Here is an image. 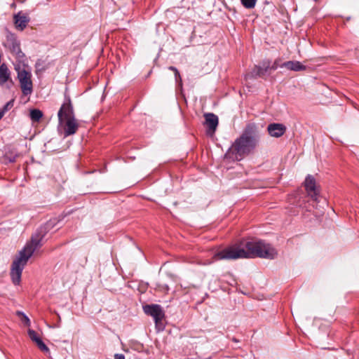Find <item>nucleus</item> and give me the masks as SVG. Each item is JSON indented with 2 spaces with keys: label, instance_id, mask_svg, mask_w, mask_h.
<instances>
[{
  "label": "nucleus",
  "instance_id": "f257e3e1",
  "mask_svg": "<svg viewBox=\"0 0 359 359\" xmlns=\"http://www.w3.org/2000/svg\"><path fill=\"white\" fill-rule=\"evenodd\" d=\"M277 254L271 245L263 241H243L215 253L213 258L215 260L255 257L273 259Z\"/></svg>",
  "mask_w": 359,
  "mask_h": 359
},
{
  "label": "nucleus",
  "instance_id": "f03ea898",
  "mask_svg": "<svg viewBox=\"0 0 359 359\" xmlns=\"http://www.w3.org/2000/svg\"><path fill=\"white\" fill-rule=\"evenodd\" d=\"M43 237L44 234L38 232L32 235L30 241L20 251L19 256L13 261L11 265V277L14 285L20 284L25 266L34 251L42 246L41 242Z\"/></svg>",
  "mask_w": 359,
  "mask_h": 359
},
{
  "label": "nucleus",
  "instance_id": "7ed1b4c3",
  "mask_svg": "<svg viewBox=\"0 0 359 359\" xmlns=\"http://www.w3.org/2000/svg\"><path fill=\"white\" fill-rule=\"evenodd\" d=\"M257 126L254 123H248L242 133L229 148L226 156L240 161L252 151L257 142Z\"/></svg>",
  "mask_w": 359,
  "mask_h": 359
},
{
  "label": "nucleus",
  "instance_id": "20e7f679",
  "mask_svg": "<svg viewBox=\"0 0 359 359\" xmlns=\"http://www.w3.org/2000/svg\"><path fill=\"white\" fill-rule=\"evenodd\" d=\"M18 73V79L19 80L22 93L24 95H29L33 92V84L32 81V74L25 68L20 66L15 67Z\"/></svg>",
  "mask_w": 359,
  "mask_h": 359
},
{
  "label": "nucleus",
  "instance_id": "39448f33",
  "mask_svg": "<svg viewBox=\"0 0 359 359\" xmlns=\"http://www.w3.org/2000/svg\"><path fill=\"white\" fill-rule=\"evenodd\" d=\"M58 121L62 124L65 120L74 118V111L69 96L65 95V101L57 112Z\"/></svg>",
  "mask_w": 359,
  "mask_h": 359
},
{
  "label": "nucleus",
  "instance_id": "423d86ee",
  "mask_svg": "<svg viewBox=\"0 0 359 359\" xmlns=\"http://www.w3.org/2000/svg\"><path fill=\"white\" fill-rule=\"evenodd\" d=\"M144 312L153 317L156 327L161 325V321L165 317L164 311L159 304H147L143 306Z\"/></svg>",
  "mask_w": 359,
  "mask_h": 359
},
{
  "label": "nucleus",
  "instance_id": "0eeeda50",
  "mask_svg": "<svg viewBox=\"0 0 359 359\" xmlns=\"http://www.w3.org/2000/svg\"><path fill=\"white\" fill-rule=\"evenodd\" d=\"M304 187L306 192L311 196L313 201L318 202L319 197V191L316 187V182L315 178L309 175L304 181Z\"/></svg>",
  "mask_w": 359,
  "mask_h": 359
},
{
  "label": "nucleus",
  "instance_id": "6e6552de",
  "mask_svg": "<svg viewBox=\"0 0 359 359\" xmlns=\"http://www.w3.org/2000/svg\"><path fill=\"white\" fill-rule=\"evenodd\" d=\"M205 120V125L207 126V134L212 135L219 123V119L217 115L213 113H207L204 115Z\"/></svg>",
  "mask_w": 359,
  "mask_h": 359
},
{
  "label": "nucleus",
  "instance_id": "1a4fd4ad",
  "mask_svg": "<svg viewBox=\"0 0 359 359\" xmlns=\"http://www.w3.org/2000/svg\"><path fill=\"white\" fill-rule=\"evenodd\" d=\"M60 125L64 126L65 137L75 134L79 128V123L75 117L65 120Z\"/></svg>",
  "mask_w": 359,
  "mask_h": 359
},
{
  "label": "nucleus",
  "instance_id": "9d476101",
  "mask_svg": "<svg viewBox=\"0 0 359 359\" xmlns=\"http://www.w3.org/2000/svg\"><path fill=\"white\" fill-rule=\"evenodd\" d=\"M286 127L282 123H273L267 126L269 134L273 137H280L286 132Z\"/></svg>",
  "mask_w": 359,
  "mask_h": 359
},
{
  "label": "nucleus",
  "instance_id": "9b49d317",
  "mask_svg": "<svg viewBox=\"0 0 359 359\" xmlns=\"http://www.w3.org/2000/svg\"><path fill=\"white\" fill-rule=\"evenodd\" d=\"M269 69H270V60H264L260 63V65L255 66V67L252 72V74L253 76H255V77H257V76L262 77L266 74V72L269 70Z\"/></svg>",
  "mask_w": 359,
  "mask_h": 359
},
{
  "label": "nucleus",
  "instance_id": "f8f14e48",
  "mask_svg": "<svg viewBox=\"0 0 359 359\" xmlns=\"http://www.w3.org/2000/svg\"><path fill=\"white\" fill-rule=\"evenodd\" d=\"M8 81L13 83L11 72L7 65L3 63L0 65V86H2Z\"/></svg>",
  "mask_w": 359,
  "mask_h": 359
},
{
  "label": "nucleus",
  "instance_id": "ddd939ff",
  "mask_svg": "<svg viewBox=\"0 0 359 359\" xmlns=\"http://www.w3.org/2000/svg\"><path fill=\"white\" fill-rule=\"evenodd\" d=\"M280 67H285L289 70L294 71V72H299V71H304L306 69V66L302 65L299 61H287L282 65H280Z\"/></svg>",
  "mask_w": 359,
  "mask_h": 359
},
{
  "label": "nucleus",
  "instance_id": "4468645a",
  "mask_svg": "<svg viewBox=\"0 0 359 359\" xmlns=\"http://www.w3.org/2000/svg\"><path fill=\"white\" fill-rule=\"evenodd\" d=\"M8 47L11 52L18 58L20 59L24 57V53L20 48V43L15 39L8 41Z\"/></svg>",
  "mask_w": 359,
  "mask_h": 359
},
{
  "label": "nucleus",
  "instance_id": "2eb2a0df",
  "mask_svg": "<svg viewBox=\"0 0 359 359\" xmlns=\"http://www.w3.org/2000/svg\"><path fill=\"white\" fill-rule=\"evenodd\" d=\"M29 19L26 15H21L20 13H18L14 15V22L15 27L22 31L27 25Z\"/></svg>",
  "mask_w": 359,
  "mask_h": 359
},
{
  "label": "nucleus",
  "instance_id": "dca6fc26",
  "mask_svg": "<svg viewBox=\"0 0 359 359\" xmlns=\"http://www.w3.org/2000/svg\"><path fill=\"white\" fill-rule=\"evenodd\" d=\"M29 116L33 122H39L43 116V113L39 109H34L30 111Z\"/></svg>",
  "mask_w": 359,
  "mask_h": 359
},
{
  "label": "nucleus",
  "instance_id": "f3484780",
  "mask_svg": "<svg viewBox=\"0 0 359 359\" xmlns=\"http://www.w3.org/2000/svg\"><path fill=\"white\" fill-rule=\"evenodd\" d=\"M36 344L42 352L46 354H50V350L48 347L44 344L41 339L39 341H37Z\"/></svg>",
  "mask_w": 359,
  "mask_h": 359
},
{
  "label": "nucleus",
  "instance_id": "a211bd4d",
  "mask_svg": "<svg viewBox=\"0 0 359 359\" xmlns=\"http://www.w3.org/2000/svg\"><path fill=\"white\" fill-rule=\"evenodd\" d=\"M241 1L245 8H253L256 5L257 0H241Z\"/></svg>",
  "mask_w": 359,
  "mask_h": 359
},
{
  "label": "nucleus",
  "instance_id": "6ab92c4d",
  "mask_svg": "<svg viewBox=\"0 0 359 359\" xmlns=\"http://www.w3.org/2000/svg\"><path fill=\"white\" fill-rule=\"evenodd\" d=\"M28 335L31 340L34 341L35 344L37 342V341H39L41 339L39 335L33 330L29 329L28 330Z\"/></svg>",
  "mask_w": 359,
  "mask_h": 359
},
{
  "label": "nucleus",
  "instance_id": "aec40b11",
  "mask_svg": "<svg viewBox=\"0 0 359 359\" xmlns=\"http://www.w3.org/2000/svg\"><path fill=\"white\" fill-rule=\"evenodd\" d=\"M13 106V100L8 102L2 109H0V112H2V117L4 116L6 111L9 110Z\"/></svg>",
  "mask_w": 359,
  "mask_h": 359
},
{
  "label": "nucleus",
  "instance_id": "412c9836",
  "mask_svg": "<svg viewBox=\"0 0 359 359\" xmlns=\"http://www.w3.org/2000/svg\"><path fill=\"white\" fill-rule=\"evenodd\" d=\"M175 79L176 83H177L180 86L182 85V81L179 71L175 73Z\"/></svg>",
  "mask_w": 359,
  "mask_h": 359
},
{
  "label": "nucleus",
  "instance_id": "4be33fe9",
  "mask_svg": "<svg viewBox=\"0 0 359 359\" xmlns=\"http://www.w3.org/2000/svg\"><path fill=\"white\" fill-rule=\"evenodd\" d=\"M278 67H280V65H278V60H276L274 61L273 64L272 65H270V69L271 70H276Z\"/></svg>",
  "mask_w": 359,
  "mask_h": 359
},
{
  "label": "nucleus",
  "instance_id": "5701e85b",
  "mask_svg": "<svg viewBox=\"0 0 359 359\" xmlns=\"http://www.w3.org/2000/svg\"><path fill=\"white\" fill-rule=\"evenodd\" d=\"M18 315H22L23 316V320L24 322L27 324V325H29V318L25 316V314H23L21 312H18Z\"/></svg>",
  "mask_w": 359,
  "mask_h": 359
},
{
  "label": "nucleus",
  "instance_id": "b1692460",
  "mask_svg": "<svg viewBox=\"0 0 359 359\" xmlns=\"http://www.w3.org/2000/svg\"><path fill=\"white\" fill-rule=\"evenodd\" d=\"M114 359H125V356L121 353H116L114 355Z\"/></svg>",
  "mask_w": 359,
  "mask_h": 359
},
{
  "label": "nucleus",
  "instance_id": "393cba45",
  "mask_svg": "<svg viewBox=\"0 0 359 359\" xmlns=\"http://www.w3.org/2000/svg\"><path fill=\"white\" fill-rule=\"evenodd\" d=\"M168 69L170 70V71H172L174 72V74L175 72H177V71H178V69L175 67H173V66H170L168 67Z\"/></svg>",
  "mask_w": 359,
  "mask_h": 359
},
{
  "label": "nucleus",
  "instance_id": "a878e982",
  "mask_svg": "<svg viewBox=\"0 0 359 359\" xmlns=\"http://www.w3.org/2000/svg\"><path fill=\"white\" fill-rule=\"evenodd\" d=\"M2 118V112H0V120Z\"/></svg>",
  "mask_w": 359,
  "mask_h": 359
}]
</instances>
